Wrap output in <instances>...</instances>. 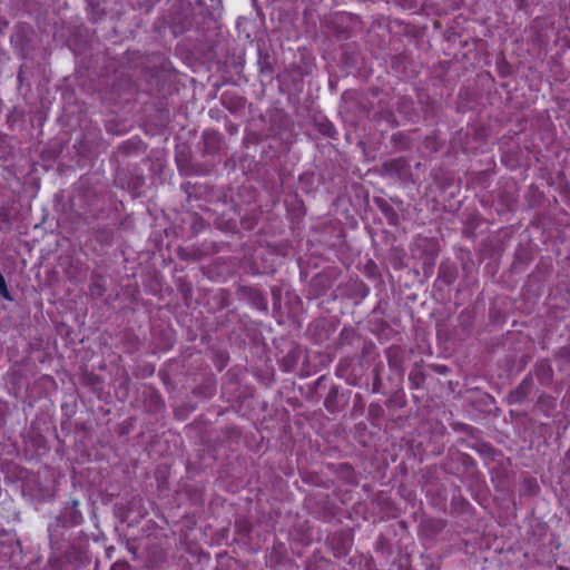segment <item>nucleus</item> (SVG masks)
I'll list each match as a JSON object with an SVG mask.
<instances>
[{
  "instance_id": "f257e3e1",
  "label": "nucleus",
  "mask_w": 570,
  "mask_h": 570,
  "mask_svg": "<svg viewBox=\"0 0 570 570\" xmlns=\"http://www.w3.org/2000/svg\"><path fill=\"white\" fill-rule=\"evenodd\" d=\"M382 171L384 175L401 179L406 173V163L402 158L385 161L382 166Z\"/></svg>"
},
{
  "instance_id": "f03ea898",
  "label": "nucleus",
  "mask_w": 570,
  "mask_h": 570,
  "mask_svg": "<svg viewBox=\"0 0 570 570\" xmlns=\"http://www.w3.org/2000/svg\"><path fill=\"white\" fill-rule=\"evenodd\" d=\"M532 386V381L530 379H524L520 385L513 390L509 396L508 402L510 404H517L523 402L529 395Z\"/></svg>"
},
{
  "instance_id": "7ed1b4c3",
  "label": "nucleus",
  "mask_w": 570,
  "mask_h": 570,
  "mask_svg": "<svg viewBox=\"0 0 570 570\" xmlns=\"http://www.w3.org/2000/svg\"><path fill=\"white\" fill-rule=\"evenodd\" d=\"M205 150L214 153L219 147V135L215 131H207L203 136Z\"/></svg>"
},
{
  "instance_id": "20e7f679",
  "label": "nucleus",
  "mask_w": 570,
  "mask_h": 570,
  "mask_svg": "<svg viewBox=\"0 0 570 570\" xmlns=\"http://www.w3.org/2000/svg\"><path fill=\"white\" fill-rule=\"evenodd\" d=\"M337 397H338V389L336 386H333L325 401H324V405L326 407L327 411L330 412H336L337 411Z\"/></svg>"
},
{
  "instance_id": "39448f33",
  "label": "nucleus",
  "mask_w": 570,
  "mask_h": 570,
  "mask_svg": "<svg viewBox=\"0 0 570 570\" xmlns=\"http://www.w3.org/2000/svg\"><path fill=\"white\" fill-rule=\"evenodd\" d=\"M376 204L379 205L380 209L384 213V215L391 220L394 222L396 218V214L394 209L383 199H377Z\"/></svg>"
},
{
  "instance_id": "423d86ee",
  "label": "nucleus",
  "mask_w": 570,
  "mask_h": 570,
  "mask_svg": "<svg viewBox=\"0 0 570 570\" xmlns=\"http://www.w3.org/2000/svg\"><path fill=\"white\" fill-rule=\"evenodd\" d=\"M0 295L8 301H12V297L7 288L4 277L2 276L1 273H0Z\"/></svg>"
},
{
  "instance_id": "0eeeda50",
  "label": "nucleus",
  "mask_w": 570,
  "mask_h": 570,
  "mask_svg": "<svg viewBox=\"0 0 570 570\" xmlns=\"http://www.w3.org/2000/svg\"><path fill=\"white\" fill-rule=\"evenodd\" d=\"M110 570H130L127 562H116Z\"/></svg>"
}]
</instances>
